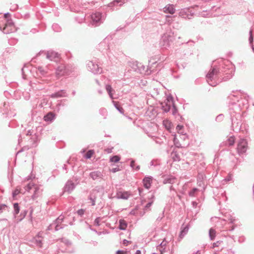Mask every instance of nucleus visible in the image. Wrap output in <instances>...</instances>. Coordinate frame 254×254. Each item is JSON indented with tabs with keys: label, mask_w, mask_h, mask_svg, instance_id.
<instances>
[{
	"label": "nucleus",
	"mask_w": 254,
	"mask_h": 254,
	"mask_svg": "<svg viewBox=\"0 0 254 254\" xmlns=\"http://www.w3.org/2000/svg\"><path fill=\"white\" fill-rule=\"evenodd\" d=\"M173 105V97L171 96H168L164 102L161 103L162 109L165 112H168L170 111L171 107Z\"/></svg>",
	"instance_id": "f257e3e1"
},
{
	"label": "nucleus",
	"mask_w": 254,
	"mask_h": 254,
	"mask_svg": "<svg viewBox=\"0 0 254 254\" xmlns=\"http://www.w3.org/2000/svg\"><path fill=\"white\" fill-rule=\"evenodd\" d=\"M247 149V142L245 139H241L239 140L238 146L237 151L239 154L245 153Z\"/></svg>",
	"instance_id": "f03ea898"
},
{
	"label": "nucleus",
	"mask_w": 254,
	"mask_h": 254,
	"mask_svg": "<svg viewBox=\"0 0 254 254\" xmlns=\"http://www.w3.org/2000/svg\"><path fill=\"white\" fill-rule=\"evenodd\" d=\"M15 30V27L14 26L12 20L10 19L6 20V22L5 24V27L3 29V32L5 34H8L12 32Z\"/></svg>",
	"instance_id": "7ed1b4c3"
},
{
	"label": "nucleus",
	"mask_w": 254,
	"mask_h": 254,
	"mask_svg": "<svg viewBox=\"0 0 254 254\" xmlns=\"http://www.w3.org/2000/svg\"><path fill=\"white\" fill-rule=\"evenodd\" d=\"M88 67L91 71L94 74H100L102 72V68L99 67L98 65L94 64L91 61L88 62Z\"/></svg>",
	"instance_id": "20e7f679"
},
{
	"label": "nucleus",
	"mask_w": 254,
	"mask_h": 254,
	"mask_svg": "<svg viewBox=\"0 0 254 254\" xmlns=\"http://www.w3.org/2000/svg\"><path fill=\"white\" fill-rule=\"evenodd\" d=\"M68 74V71L66 69L64 65L61 64L58 66L56 70L57 76H62Z\"/></svg>",
	"instance_id": "39448f33"
},
{
	"label": "nucleus",
	"mask_w": 254,
	"mask_h": 254,
	"mask_svg": "<svg viewBox=\"0 0 254 254\" xmlns=\"http://www.w3.org/2000/svg\"><path fill=\"white\" fill-rule=\"evenodd\" d=\"M46 57L51 61H57L59 58V55L53 51H49L47 52Z\"/></svg>",
	"instance_id": "423d86ee"
},
{
	"label": "nucleus",
	"mask_w": 254,
	"mask_h": 254,
	"mask_svg": "<svg viewBox=\"0 0 254 254\" xmlns=\"http://www.w3.org/2000/svg\"><path fill=\"white\" fill-rule=\"evenodd\" d=\"M130 195L128 191H119L116 194V197L118 199H127Z\"/></svg>",
	"instance_id": "0eeeda50"
},
{
	"label": "nucleus",
	"mask_w": 254,
	"mask_h": 254,
	"mask_svg": "<svg viewBox=\"0 0 254 254\" xmlns=\"http://www.w3.org/2000/svg\"><path fill=\"white\" fill-rule=\"evenodd\" d=\"M93 23H98L102 19L101 13L98 12H95L91 15Z\"/></svg>",
	"instance_id": "6e6552de"
},
{
	"label": "nucleus",
	"mask_w": 254,
	"mask_h": 254,
	"mask_svg": "<svg viewBox=\"0 0 254 254\" xmlns=\"http://www.w3.org/2000/svg\"><path fill=\"white\" fill-rule=\"evenodd\" d=\"M152 181V177H145L143 180V183L144 187L148 189L150 188Z\"/></svg>",
	"instance_id": "1a4fd4ad"
},
{
	"label": "nucleus",
	"mask_w": 254,
	"mask_h": 254,
	"mask_svg": "<svg viewBox=\"0 0 254 254\" xmlns=\"http://www.w3.org/2000/svg\"><path fill=\"white\" fill-rule=\"evenodd\" d=\"M42 233L39 232L37 235L34 238L35 244L37 246L42 247Z\"/></svg>",
	"instance_id": "9d476101"
},
{
	"label": "nucleus",
	"mask_w": 254,
	"mask_h": 254,
	"mask_svg": "<svg viewBox=\"0 0 254 254\" xmlns=\"http://www.w3.org/2000/svg\"><path fill=\"white\" fill-rule=\"evenodd\" d=\"M164 12L172 14L175 13V9L173 5L168 4L164 8Z\"/></svg>",
	"instance_id": "9b49d317"
},
{
	"label": "nucleus",
	"mask_w": 254,
	"mask_h": 254,
	"mask_svg": "<svg viewBox=\"0 0 254 254\" xmlns=\"http://www.w3.org/2000/svg\"><path fill=\"white\" fill-rule=\"evenodd\" d=\"M74 184L71 181H68L64 187L65 191L70 192L73 190L74 188Z\"/></svg>",
	"instance_id": "f8f14e48"
},
{
	"label": "nucleus",
	"mask_w": 254,
	"mask_h": 254,
	"mask_svg": "<svg viewBox=\"0 0 254 254\" xmlns=\"http://www.w3.org/2000/svg\"><path fill=\"white\" fill-rule=\"evenodd\" d=\"M102 175L101 172L99 171H94L90 174V176L93 179L96 180L98 178H100Z\"/></svg>",
	"instance_id": "ddd939ff"
},
{
	"label": "nucleus",
	"mask_w": 254,
	"mask_h": 254,
	"mask_svg": "<svg viewBox=\"0 0 254 254\" xmlns=\"http://www.w3.org/2000/svg\"><path fill=\"white\" fill-rule=\"evenodd\" d=\"M217 72V71L215 69H213L212 70L210 71L209 72V73L207 74V82H208V83L212 85V86H214L213 85H212L211 83H210L209 82V80H211V78H212V77L213 76V75L214 74H215Z\"/></svg>",
	"instance_id": "4468645a"
},
{
	"label": "nucleus",
	"mask_w": 254,
	"mask_h": 254,
	"mask_svg": "<svg viewBox=\"0 0 254 254\" xmlns=\"http://www.w3.org/2000/svg\"><path fill=\"white\" fill-rule=\"evenodd\" d=\"M63 219H64V217L63 216H60L58 218H57L56 219V220L55 221V224H56V226L55 227V230L56 231H58L59 230V229H60L61 228H62V227H60L59 226V224L61 223L63 220Z\"/></svg>",
	"instance_id": "2eb2a0df"
},
{
	"label": "nucleus",
	"mask_w": 254,
	"mask_h": 254,
	"mask_svg": "<svg viewBox=\"0 0 254 254\" xmlns=\"http://www.w3.org/2000/svg\"><path fill=\"white\" fill-rule=\"evenodd\" d=\"M65 96V92L63 90L59 91L57 93L53 94L51 95L52 97H54V98L63 97V96Z\"/></svg>",
	"instance_id": "dca6fc26"
},
{
	"label": "nucleus",
	"mask_w": 254,
	"mask_h": 254,
	"mask_svg": "<svg viewBox=\"0 0 254 254\" xmlns=\"http://www.w3.org/2000/svg\"><path fill=\"white\" fill-rule=\"evenodd\" d=\"M189 12L188 9H182L179 13V15L185 18H190L188 13Z\"/></svg>",
	"instance_id": "f3484780"
},
{
	"label": "nucleus",
	"mask_w": 254,
	"mask_h": 254,
	"mask_svg": "<svg viewBox=\"0 0 254 254\" xmlns=\"http://www.w3.org/2000/svg\"><path fill=\"white\" fill-rule=\"evenodd\" d=\"M55 116L52 113H49L44 116V120L46 121H52L54 119Z\"/></svg>",
	"instance_id": "a211bd4d"
},
{
	"label": "nucleus",
	"mask_w": 254,
	"mask_h": 254,
	"mask_svg": "<svg viewBox=\"0 0 254 254\" xmlns=\"http://www.w3.org/2000/svg\"><path fill=\"white\" fill-rule=\"evenodd\" d=\"M119 229L121 230H124L127 227V224L126 221L124 220H120L119 221Z\"/></svg>",
	"instance_id": "6ab92c4d"
},
{
	"label": "nucleus",
	"mask_w": 254,
	"mask_h": 254,
	"mask_svg": "<svg viewBox=\"0 0 254 254\" xmlns=\"http://www.w3.org/2000/svg\"><path fill=\"white\" fill-rule=\"evenodd\" d=\"M106 89L107 91L108 92L110 97L113 99L114 98H113V95L112 92V91H113V88L111 87V86L110 85H106Z\"/></svg>",
	"instance_id": "aec40b11"
},
{
	"label": "nucleus",
	"mask_w": 254,
	"mask_h": 254,
	"mask_svg": "<svg viewBox=\"0 0 254 254\" xmlns=\"http://www.w3.org/2000/svg\"><path fill=\"white\" fill-rule=\"evenodd\" d=\"M33 189L34 190V194L32 196V197L33 199H34L38 197L40 191L39 187L36 186L34 187V188Z\"/></svg>",
	"instance_id": "412c9836"
},
{
	"label": "nucleus",
	"mask_w": 254,
	"mask_h": 254,
	"mask_svg": "<svg viewBox=\"0 0 254 254\" xmlns=\"http://www.w3.org/2000/svg\"><path fill=\"white\" fill-rule=\"evenodd\" d=\"M216 232L214 229L211 228L209 231V235L211 240H213L215 237Z\"/></svg>",
	"instance_id": "4be33fe9"
},
{
	"label": "nucleus",
	"mask_w": 254,
	"mask_h": 254,
	"mask_svg": "<svg viewBox=\"0 0 254 254\" xmlns=\"http://www.w3.org/2000/svg\"><path fill=\"white\" fill-rule=\"evenodd\" d=\"M163 125L167 129H170L171 127V123L168 120H165L163 121Z\"/></svg>",
	"instance_id": "5701e85b"
},
{
	"label": "nucleus",
	"mask_w": 254,
	"mask_h": 254,
	"mask_svg": "<svg viewBox=\"0 0 254 254\" xmlns=\"http://www.w3.org/2000/svg\"><path fill=\"white\" fill-rule=\"evenodd\" d=\"M172 156L174 161H179L180 160V156L176 152L172 153Z\"/></svg>",
	"instance_id": "b1692460"
},
{
	"label": "nucleus",
	"mask_w": 254,
	"mask_h": 254,
	"mask_svg": "<svg viewBox=\"0 0 254 254\" xmlns=\"http://www.w3.org/2000/svg\"><path fill=\"white\" fill-rule=\"evenodd\" d=\"M174 178L168 177V178H165L164 180L163 183L164 184H167V183L172 184L174 183Z\"/></svg>",
	"instance_id": "393cba45"
},
{
	"label": "nucleus",
	"mask_w": 254,
	"mask_h": 254,
	"mask_svg": "<svg viewBox=\"0 0 254 254\" xmlns=\"http://www.w3.org/2000/svg\"><path fill=\"white\" fill-rule=\"evenodd\" d=\"M13 208H14V213L15 215H16L19 213V207L18 206V204L17 203H15L13 205Z\"/></svg>",
	"instance_id": "a878e982"
},
{
	"label": "nucleus",
	"mask_w": 254,
	"mask_h": 254,
	"mask_svg": "<svg viewBox=\"0 0 254 254\" xmlns=\"http://www.w3.org/2000/svg\"><path fill=\"white\" fill-rule=\"evenodd\" d=\"M234 142L235 138L233 136H231L227 139V143L230 146L234 145Z\"/></svg>",
	"instance_id": "bb28decb"
},
{
	"label": "nucleus",
	"mask_w": 254,
	"mask_h": 254,
	"mask_svg": "<svg viewBox=\"0 0 254 254\" xmlns=\"http://www.w3.org/2000/svg\"><path fill=\"white\" fill-rule=\"evenodd\" d=\"M116 108L122 114L124 113V110L123 108L119 107L117 102L113 101Z\"/></svg>",
	"instance_id": "cd10ccee"
},
{
	"label": "nucleus",
	"mask_w": 254,
	"mask_h": 254,
	"mask_svg": "<svg viewBox=\"0 0 254 254\" xmlns=\"http://www.w3.org/2000/svg\"><path fill=\"white\" fill-rule=\"evenodd\" d=\"M189 230V227L188 226L185 227L184 229L181 231L180 234V237L183 238L185 235H186Z\"/></svg>",
	"instance_id": "c85d7f7f"
},
{
	"label": "nucleus",
	"mask_w": 254,
	"mask_h": 254,
	"mask_svg": "<svg viewBox=\"0 0 254 254\" xmlns=\"http://www.w3.org/2000/svg\"><path fill=\"white\" fill-rule=\"evenodd\" d=\"M94 153V151L92 150H89L85 155V157L86 159H89L91 157Z\"/></svg>",
	"instance_id": "c756f323"
},
{
	"label": "nucleus",
	"mask_w": 254,
	"mask_h": 254,
	"mask_svg": "<svg viewBox=\"0 0 254 254\" xmlns=\"http://www.w3.org/2000/svg\"><path fill=\"white\" fill-rule=\"evenodd\" d=\"M120 160L119 156L116 155L110 158V161L112 162H118Z\"/></svg>",
	"instance_id": "7c9ffc66"
},
{
	"label": "nucleus",
	"mask_w": 254,
	"mask_h": 254,
	"mask_svg": "<svg viewBox=\"0 0 254 254\" xmlns=\"http://www.w3.org/2000/svg\"><path fill=\"white\" fill-rule=\"evenodd\" d=\"M34 186L32 183H29L25 188V189L27 191H29L30 190L34 188Z\"/></svg>",
	"instance_id": "2f4dec72"
},
{
	"label": "nucleus",
	"mask_w": 254,
	"mask_h": 254,
	"mask_svg": "<svg viewBox=\"0 0 254 254\" xmlns=\"http://www.w3.org/2000/svg\"><path fill=\"white\" fill-rule=\"evenodd\" d=\"M7 207L5 204H0V213H2L3 211L5 210Z\"/></svg>",
	"instance_id": "473e14b6"
},
{
	"label": "nucleus",
	"mask_w": 254,
	"mask_h": 254,
	"mask_svg": "<svg viewBox=\"0 0 254 254\" xmlns=\"http://www.w3.org/2000/svg\"><path fill=\"white\" fill-rule=\"evenodd\" d=\"M197 190H198L196 188L193 189L192 190H191L190 191V192H189L190 196H194L195 192Z\"/></svg>",
	"instance_id": "72a5a7b5"
},
{
	"label": "nucleus",
	"mask_w": 254,
	"mask_h": 254,
	"mask_svg": "<svg viewBox=\"0 0 254 254\" xmlns=\"http://www.w3.org/2000/svg\"><path fill=\"white\" fill-rule=\"evenodd\" d=\"M20 193V190L18 189H16L12 193V196L14 198L15 196Z\"/></svg>",
	"instance_id": "f704fd0d"
},
{
	"label": "nucleus",
	"mask_w": 254,
	"mask_h": 254,
	"mask_svg": "<svg viewBox=\"0 0 254 254\" xmlns=\"http://www.w3.org/2000/svg\"><path fill=\"white\" fill-rule=\"evenodd\" d=\"M183 128V126L178 125L177 126L176 129L179 133H182L183 132L181 131V130Z\"/></svg>",
	"instance_id": "c9c22d12"
},
{
	"label": "nucleus",
	"mask_w": 254,
	"mask_h": 254,
	"mask_svg": "<svg viewBox=\"0 0 254 254\" xmlns=\"http://www.w3.org/2000/svg\"><path fill=\"white\" fill-rule=\"evenodd\" d=\"M253 41V37L252 35V30L250 31V37H249V41L250 44H252Z\"/></svg>",
	"instance_id": "e433bc0d"
},
{
	"label": "nucleus",
	"mask_w": 254,
	"mask_h": 254,
	"mask_svg": "<svg viewBox=\"0 0 254 254\" xmlns=\"http://www.w3.org/2000/svg\"><path fill=\"white\" fill-rule=\"evenodd\" d=\"M38 70L42 74H44L46 73L45 71L44 70L43 68L42 67H39L38 68Z\"/></svg>",
	"instance_id": "4c0bfd02"
},
{
	"label": "nucleus",
	"mask_w": 254,
	"mask_h": 254,
	"mask_svg": "<svg viewBox=\"0 0 254 254\" xmlns=\"http://www.w3.org/2000/svg\"><path fill=\"white\" fill-rule=\"evenodd\" d=\"M94 225H96V226H99L100 224V218H96L95 221H94Z\"/></svg>",
	"instance_id": "58836bf2"
},
{
	"label": "nucleus",
	"mask_w": 254,
	"mask_h": 254,
	"mask_svg": "<svg viewBox=\"0 0 254 254\" xmlns=\"http://www.w3.org/2000/svg\"><path fill=\"white\" fill-rule=\"evenodd\" d=\"M4 18L6 19H10V14L8 13H6L4 15Z\"/></svg>",
	"instance_id": "ea45409f"
},
{
	"label": "nucleus",
	"mask_w": 254,
	"mask_h": 254,
	"mask_svg": "<svg viewBox=\"0 0 254 254\" xmlns=\"http://www.w3.org/2000/svg\"><path fill=\"white\" fill-rule=\"evenodd\" d=\"M152 201L148 202L145 206V209L148 208L152 205Z\"/></svg>",
	"instance_id": "a19ab883"
},
{
	"label": "nucleus",
	"mask_w": 254,
	"mask_h": 254,
	"mask_svg": "<svg viewBox=\"0 0 254 254\" xmlns=\"http://www.w3.org/2000/svg\"><path fill=\"white\" fill-rule=\"evenodd\" d=\"M77 213L80 215H82L84 213V211L83 209H80L79 210H78L77 211Z\"/></svg>",
	"instance_id": "79ce46f5"
},
{
	"label": "nucleus",
	"mask_w": 254,
	"mask_h": 254,
	"mask_svg": "<svg viewBox=\"0 0 254 254\" xmlns=\"http://www.w3.org/2000/svg\"><path fill=\"white\" fill-rule=\"evenodd\" d=\"M117 254H127V253L124 252L122 251H118L117 252Z\"/></svg>",
	"instance_id": "37998d69"
},
{
	"label": "nucleus",
	"mask_w": 254,
	"mask_h": 254,
	"mask_svg": "<svg viewBox=\"0 0 254 254\" xmlns=\"http://www.w3.org/2000/svg\"><path fill=\"white\" fill-rule=\"evenodd\" d=\"M121 2V1L120 0H115L113 2V4L115 5H117L118 3Z\"/></svg>",
	"instance_id": "c03bdc74"
},
{
	"label": "nucleus",
	"mask_w": 254,
	"mask_h": 254,
	"mask_svg": "<svg viewBox=\"0 0 254 254\" xmlns=\"http://www.w3.org/2000/svg\"><path fill=\"white\" fill-rule=\"evenodd\" d=\"M130 166L132 168H134V161L132 160L131 163H130Z\"/></svg>",
	"instance_id": "a18cd8bd"
},
{
	"label": "nucleus",
	"mask_w": 254,
	"mask_h": 254,
	"mask_svg": "<svg viewBox=\"0 0 254 254\" xmlns=\"http://www.w3.org/2000/svg\"><path fill=\"white\" fill-rule=\"evenodd\" d=\"M129 242L126 240H124V241H123V244L124 245H127L128 243H129Z\"/></svg>",
	"instance_id": "49530a36"
},
{
	"label": "nucleus",
	"mask_w": 254,
	"mask_h": 254,
	"mask_svg": "<svg viewBox=\"0 0 254 254\" xmlns=\"http://www.w3.org/2000/svg\"><path fill=\"white\" fill-rule=\"evenodd\" d=\"M119 170V169L118 168H113L112 169V171L113 173H115L117 171H118Z\"/></svg>",
	"instance_id": "de8ad7c7"
},
{
	"label": "nucleus",
	"mask_w": 254,
	"mask_h": 254,
	"mask_svg": "<svg viewBox=\"0 0 254 254\" xmlns=\"http://www.w3.org/2000/svg\"><path fill=\"white\" fill-rule=\"evenodd\" d=\"M135 254H141V252H140V251H139V250H137V251L136 252Z\"/></svg>",
	"instance_id": "09e8293b"
},
{
	"label": "nucleus",
	"mask_w": 254,
	"mask_h": 254,
	"mask_svg": "<svg viewBox=\"0 0 254 254\" xmlns=\"http://www.w3.org/2000/svg\"><path fill=\"white\" fill-rule=\"evenodd\" d=\"M217 245L216 243H213V248H214V247H217Z\"/></svg>",
	"instance_id": "8fccbe9b"
},
{
	"label": "nucleus",
	"mask_w": 254,
	"mask_h": 254,
	"mask_svg": "<svg viewBox=\"0 0 254 254\" xmlns=\"http://www.w3.org/2000/svg\"><path fill=\"white\" fill-rule=\"evenodd\" d=\"M193 254H200V252L199 251H198Z\"/></svg>",
	"instance_id": "3c124183"
},
{
	"label": "nucleus",
	"mask_w": 254,
	"mask_h": 254,
	"mask_svg": "<svg viewBox=\"0 0 254 254\" xmlns=\"http://www.w3.org/2000/svg\"><path fill=\"white\" fill-rule=\"evenodd\" d=\"M139 168H139V166H137L136 167V168H135V170H138L139 169Z\"/></svg>",
	"instance_id": "603ef678"
},
{
	"label": "nucleus",
	"mask_w": 254,
	"mask_h": 254,
	"mask_svg": "<svg viewBox=\"0 0 254 254\" xmlns=\"http://www.w3.org/2000/svg\"><path fill=\"white\" fill-rule=\"evenodd\" d=\"M252 48H253V51H254V46H252Z\"/></svg>",
	"instance_id": "864d4df0"
},
{
	"label": "nucleus",
	"mask_w": 254,
	"mask_h": 254,
	"mask_svg": "<svg viewBox=\"0 0 254 254\" xmlns=\"http://www.w3.org/2000/svg\"><path fill=\"white\" fill-rule=\"evenodd\" d=\"M175 111H174L173 113V114H175Z\"/></svg>",
	"instance_id": "5fc2aeb1"
},
{
	"label": "nucleus",
	"mask_w": 254,
	"mask_h": 254,
	"mask_svg": "<svg viewBox=\"0 0 254 254\" xmlns=\"http://www.w3.org/2000/svg\"><path fill=\"white\" fill-rule=\"evenodd\" d=\"M113 4V3H110V6H111V4Z\"/></svg>",
	"instance_id": "6e6d98bb"
}]
</instances>
